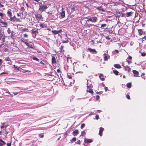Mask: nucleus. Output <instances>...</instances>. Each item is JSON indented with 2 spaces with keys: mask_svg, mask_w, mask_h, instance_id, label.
<instances>
[{
  "mask_svg": "<svg viewBox=\"0 0 146 146\" xmlns=\"http://www.w3.org/2000/svg\"><path fill=\"white\" fill-rule=\"evenodd\" d=\"M86 20H84L86 22L85 23H87V22H89V21H91L92 23H95L98 20V18L97 17H90V18H86Z\"/></svg>",
  "mask_w": 146,
  "mask_h": 146,
  "instance_id": "1",
  "label": "nucleus"
},
{
  "mask_svg": "<svg viewBox=\"0 0 146 146\" xmlns=\"http://www.w3.org/2000/svg\"><path fill=\"white\" fill-rule=\"evenodd\" d=\"M47 6L46 4H43L40 5L39 10L41 12L44 11L47 8Z\"/></svg>",
  "mask_w": 146,
  "mask_h": 146,
  "instance_id": "2",
  "label": "nucleus"
},
{
  "mask_svg": "<svg viewBox=\"0 0 146 146\" xmlns=\"http://www.w3.org/2000/svg\"><path fill=\"white\" fill-rule=\"evenodd\" d=\"M21 18V17H18L17 18L15 16V15L13 17H11L10 19V20L12 21H19L20 20V18Z\"/></svg>",
  "mask_w": 146,
  "mask_h": 146,
  "instance_id": "3",
  "label": "nucleus"
},
{
  "mask_svg": "<svg viewBox=\"0 0 146 146\" xmlns=\"http://www.w3.org/2000/svg\"><path fill=\"white\" fill-rule=\"evenodd\" d=\"M88 82H87V85H88ZM90 87H91V86H87V91L88 92H89L90 93L92 94L93 93V91L92 89L91 88H90Z\"/></svg>",
  "mask_w": 146,
  "mask_h": 146,
  "instance_id": "4",
  "label": "nucleus"
},
{
  "mask_svg": "<svg viewBox=\"0 0 146 146\" xmlns=\"http://www.w3.org/2000/svg\"><path fill=\"white\" fill-rule=\"evenodd\" d=\"M0 23H1L2 27H6L7 25V23L6 22L3 21L1 20H0Z\"/></svg>",
  "mask_w": 146,
  "mask_h": 146,
  "instance_id": "5",
  "label": "nucleus"
},
{
  "mask_svg": "<svg viewBox=\"0 0 146 146\" xmlns=\"http://www.w3.org/2000/svg\"><path fill=\"white\" fill-rule=\"evenodd\" d=\"M5 37L3 35H1V36H0V43H3L5 41Z\"/></svg>",
  "mask_w": 146,
  "mask_h": 146,
  "instance_id": "6",
  "label": "nucleus"
},
{
  "mask_svg": "<svg viewBox=\"0 0 146 146\" xmlns=\"http://www.w3.org/2000/svg\"><path fill=\"white\" fill-rule=\"evenodd\" d=\"M103 56H104V61H107L110 58V56L108 55H107L105 53L103 54Z\"/></svg>",
  "mask_w": 146,
  "mask_h": 146,
  "instance_id": "7",
  "label": "nucleus"
},
{
  "mask_svg": "<svg viewBox=\"0 0 146 146\" xmlns=\"http://www.w3.org/2000/svg\"><path fill=\"white\" fill-rule=\"evenodd\" d=\"M2 131L3 132V135L5 136H7L8 133V131H6V129H3V130Z\"/></svg>",
  "mask_w": 146,
  "mask_h": 146,
  "instance_id": "8",
  "label": "nucleus"
},
{
  "mask_svg": "<svg viewBox=\"0 0 146 146\" xmlns=\"http://www.w3.org/2000/svg\"><path fill=\"white\" fill-rule=\"evenodd\" d=\"M52 64H56V63L55 57L53 56H52Z\"/></svg>",
  "mask_w": 146,
  "mask_h": 146,
  "instance_id": "9",
  "label": "nucleus"
},
{
  "mask_svg": "<svg viewBox=\"0 0 146 146\" xmlns=\"http://www.w3.org/2000/svg\"><path fill=\"white\" fill-rule=\"evenodd\" d=\"M88 50L91 52H92L95 53H96L97 52L96 50L95 49H92L90 48L88 49Z\"/></svg>",
  "mask_w": 146,
  "mask_h": 146,
  "instance_id": "10",
  "label": "nucleus"
},
{
  "mask_svg": "<svg viewBox=\"0 0 146 146\" xmlns=\"http://www.w3.org/2000/svg\"><path fill=\"white\" fill-rule=\"evenodd\" d=\"M133 72L134 74V76L137 77L139 75V72L138 71L135 70H133Z\"/></svg>",
  "mask_w": 146,
  "mask_h": 146,
  "instance_id": "11",
  "label": "nucleus"
},
{
  "mask_svg": "<svg viewBox=\"0 0 146 146\" xmlns=\"http://www.w3.org/2000/svg\"><path fill=\"white\" fill-rule=\"evenodd\" d=\"M92 139H87L86 138L85 139L84 141L86 143H92Z\"/></svg>",
  "mask_w": 146,
  "mask_h": 146,
  "instance_id": "12",
  "label": "nucleus"
},
{
  "mask_svg": "<svg viewBox=\"0 0 146 146\" xmlns=\"http://www.w3.org/2000/svg\"><path fill=\"white\" fill-rule=\"evenodd\" d=\"M7 15L8 16H9L10 18H11L12 17V12L11 11V10L10 9H9L7 11Z\"/></svg>",
  "mask_w": 146,
  "mask_h": 146,
  "instance_id": "13",
  "label": "nucleus"
},
{
  "mask_svg": "<svg viewBox=\"0 0 146 146\" xmlns=\"http://www.w3.org/2000/svg\"><path fill=\"white\" fill-rule=\"evenodd\" d=\"M65 11H62L60 13V17L61 18H62L64 17L65 16Z\"/></svg>",
  "mask_w": 146,
  "mask_h": 146,
  "instance_id": "14",
  "label": "nucleus"
},
{
  "mask_svg": "<svg viewBox=\"0 0 146 146\" xmlns=\"http://www.w3.org/2000/svg\"><path fill=\"white\" fill-rule=\"evenodd\" d=\"M124 68L125 69V70L127 71L128 72H130L131 70L130 68L128 66H124Z\"/></svg>",
  "mask_w": 146,
  "mask_h": 146,
  "instance_id": "15",
  "label": "nucleus"
},
{
  "mask_svg": "<svg viewBox=\"0 0 146 146\" xmlns=\"http://www.w3.org/2000/svg\"><path fill=\"white\" fill-rule=\"evenodd\" d=\"M62 32V31L61 30H60L58 31H56V30H53L52 31V33L54 34H57L60 33V32Z\"/></svg>",
  "mask_w": 146,
  "mask_h": 146,
  "instance_id": "16",
  "label": "nucleus"
},
{
  "mask_svg": "<svg viewBox=\"0 0 146 146\" xmlns=\"http://www.w3.org/2000/svg\"><path fill=\"white\" fill-rule=\"evenodd\" d=\"M104 130V128L102 127H100V129L99 132V134L100 136L102 135V132Z\"/></svg>",
  "mask_w": 146,
  "mask_h": 146,
  "instance_id": "17",
  "label": "nucleus"
},
{
  "mask_svg": "<svg viewBox=\"0 0 146 146\" xmlns=\"http://www.w3.org/2000/svg\"><path fill=\"white\" fill-rule=\"evenodd\" d=\"M5 143L0 139V146H2L3 145H5Z\"/></svg>",
  "mask_w": 146,
  "mask_h": 146,
  "instance_id": "18",
  "label": "nucleus"
},
{
  "mask_svg": "<svg viewBox=\"0 0 146 146\" xmlns=\"http://www.w3.org/2000/svg\"><path fill=\"white\" fill-rule=\"evenodd\" d=\"M2 125L1 126V129L5 128V129H6V127L8 126L7 125H4V123H1Z\"/></svg>",
  "mask_w": 146,
  "mask_h": 146,
  "instance_id": "19",
  "label": "nucleus"
},
{
  "mask_svg": "<svg viewBox=\"0 0 146 146\" xmlns=\"http://www.w3.org/2000/svg\"><path fill=\"white\" fill-rule=\"evenodd\" d=\"M133 13L132 12H130L127 13H126V16L127 17H129Z\"/></svg>",
  "mask_w": 146,
  "mask_h": 146,
  "instance_id": "20",
  "label": "nucleus"
},
{
  "mask_svg": "<svg viewBox=\"0 0 146 146\" xmlns=\"http://www.w3.org/2000/svg\"><path fill=\"white\" fill-rule=\"evenodd\" d=\"M31 31L32 34H35V35L37 34L38 33V32L37 30H34V29H32Z\"/></svg>",
  "mask_w": 146,
  "mask_h": 146,
  "instance_id": "21",
  "label": "nucleus"
},
{
  "mask_svg": "<svg viewBox=\"0 0 146 146\" xmlns=\"http://www.w3.org/2000/svg\"><path fill=\"white\" fill-rule=\"evenodd\" d=\"M114 66L117 68H121V66L119 64H115L114 65Z\"/></svg>",
  "mask_w": 146,
  "mask_h": 146,
  "instance_id": "22",
  "label": "nucleus"
},
{
  "mask_svg": "<svg viewBox=\"0 0 146 146\" xmlns=\"http://www.w3.org/2000/svg\"><path fill=\"white\" fill-rule=\"evenodd\" d=\"M73 134H75V135H76L79 133L78 131V130H75L73 132Z\"/></svg>",
  "mask_w": 146,
  "mask_h": 146,
  "instance_id": "23",
  "label": "nucleus"
},
{
  "mask_svg": "<svg viewBox=\"0 0 146 146\" xmlns=\"http://www.w3.org/2000/svg\"><path fill=\"white\" fill-rule=\"evenodd\" d=\"M36 17L39 19H40L42 18V16L40 14H38L36 16Z\"/></svg>",
  "mask_w": 146,
  "mask_h": 146,
  "instance_id": "24",
  "label": "nucleus"
},
{
  "mask_svg": "<svg viewBox=\"0 0 146 146\" xmlns=\"http://www.w3.org/2000/svg\"><path fill=\"white\" fill-rule=\"evenodd\" d=\"M142 29H139L138 30L139 33L140 35H141L142 34Z\"/></svg>",
  "mask_w": 146,
  "mask_h": 146,
  "instance_id": "25",
  "label": "nucleus"
},
{
  "mask_svg": "<svg viewBox=\"0 0 146 146\" xmlns=\"http://www.w3.org/2000/svg\"><path fill=\"white\" fill-rule=\"evenodd\" d=\"M76 140V137H73L72 139L70 140V143H73L74 141H75Z\"/></svg>",
  "mask_w": 146,
  "mask_h": 146,
  "instance_id": "26",
  "label": "nucleus"
},
{
  "mask_svg": "<svg viewBox=\"0 0 146 146\" xmlns=\"http://www.w3.org/2000/svg\"><path fill=\"white\" fill-rule=\"evenodd\" d=\"M126 86L127 88H130L131 87V83H129L127 84Z\"/></svg>",
  "mask_w": 146,
  "mask_h": 146,
  "instance_id": "27",
  "label": "nucleus"
},
{
  "mask_svg": "<svg viewBox=\"0 0 146 146\" xmlns=\"http://www.w3.org/2000/svg\"><path fill=\"white\" fill-rule=\"evenodd\" d=\"M15 33L14 32H13V31H12V33L11 34V37L12 38H13L14 36L15 35Z\"/></svg>",
  "mask_w": 146,
  "mask_h": 146,
  "instance_id": "28",
  "label": "nucleus"
},
{
  "mask_svg": "<svg viewBox=\"0 0 146 146\" xmlns=\"http://www.w3.org/2000/svg\"><path fill=\"white\" fill-rule=\"evenodd\" d=\"M107 25L106 24H104L101 25V28H106Z\"/></svg>",
  "mask_w": 146,
  "mask_h": 146,
  "instance_id": "29",
  "label": "nucleus"
},
{
  "mask_svg": "<svg viewBox=\"0 0 146 146\" xmlns=\"http://www.w3.org/2000/svg\"><path fill=\"white\" fill-rule=\"evenodd\" d=\"M113 73L116 75H118V72L117 70H113Z\"/></svg>",
  "mask_w": 146,
  "mask_h": 146,
  "instance_id": "30",
  "label": "nucleus"
},
{
  "mask_svg": "<svg viewBox=\"0 0 146 146\" xmlns=\"http://www.w3.org/2000/svg\"><path fill=\"white\" fill-rule=\"evenodd\" d=\"M22 31L23 32H25V31H26V32H29V31L28 30V29L27 28H25L23 29L22 30Z\"/></svg>",
  "mask_w": 146,
  "mask_h": 146,
  "instance_id": "31",
  "label": "nucleus"
},
{
  "mask_svg": "<svg viewBox=\"0 0 146 146\" xmlns=\"http://www.w3.org/2000/svg\"><path fill=\"white\" fill-rule=\"evenodd\" d=\"M3 14L2 13H0V20H1V19H3Z\"/></svg>",
  "mask_w": 146,
  "mask_h": 146,
  "instance_id": "32",
  "label": "nucleus"
},
{
  "mask_svg": "<svg viewBox=\"0 0 146 146\" xmlns=\"http://www.w3.org/2000/svg\"><path fill=\"white\" fill-rule=\"evenodd\" d=\"M75 9H76V8L75 7H71V11L72 12H73L75 10Z\"/></svg>",
  "mask_w": 146,
  "mask_h": 146,
  "instance_id": "33",
  "label": "nucleus"
},
{
  "mask_svg": "<svg viewBox=\"0 0 146 146\" xmlns=\"http://www.w3.org/2000/svg\"><path fill=\"white\" fill-rule=\"evenodd\" d=\"M12 32L10 29L9 28H8L7 30V32L9 34H11L12 33Z\"/></svg>",
  "mask_w": 146,
  "mask_h": 146,
  "instance_id": "34",
  "label": "nucleus"
},
{
  "mask_svg": "<svg viewBox=\"0 0 146 146\" xmlns=\"http://www.w3.org/2000/svg\"><path fill=\"white\" fill-rule=\"evenodd\" d=\"M86 134L85 131H83L81 132V135H84Z\"/></svg>",
  "mask_w": 146,
  "mask_h": 146,
  "instance_id": "35",
  "label": "nucleus"
},
{
  "mask_svg": "<svg viewBox=\"0 0 146 146\" xmlns=\"http://www.w3.org/2000/svg\"><path fill=\"white\" fill-rule=\"evenodd\" d=\"M27 46H28V47H29V48H33V49L34 48L33 46L31 44L29 45V44L28 43V45Z\"/></svg>",
  "mask_w": 146,
  "mask_h": 146,
  "instance_id": "36",
  "label": "nucleus"
},
{
  "mask_svg": "<svg viewBox=\"0 0 146 146\" xmlns=\"http://www.w3.org/2000/svg\"><path fill=\"white\" fill-rule=\"evenodd\" d=\"M21 41L22 42H23L25 44H26L27 45H28V43L27 42L23 40H21Z\"/></svg>",
  "mask_w": 146,
  "mask_h": 146,
  "instance_id": "37",
  "label": "nucleus"
},
{
  "mask_svg": "<svg viewBox=\"0 0 146 146\" xmlns=\"http://www.w3.org/2000/svg\"><path fill=\"white\" fill-rule=\"evenodd\" d=\"M85 126V123H83L82 124L80 127L81 129H82Z\"/></svg>",
  "mask_w": 146,
  "mask_h": 146,
  "instance_id": "38",
  "label": "nucleus"
},
{
  "mask_svg": "<svg viewBox=\"0 0 146 146\" xmlns=\"http://www.w3.org/2000/svg\"><path fill=\"white\" fill-rule=\"evenodd\" d=\"M38 3L39 4V5L42 4V3H43V1L41 0H39Z\"/></svg>",
  "mask_w": 146,
  "mask_h": 146,
  "instance_id": "39",
  "label": "nucleus"
},
{
  "mask_svg": "<svg viewBox=\"0 0 146 146\" xmlns=\"http://www.w3.org/2000/svg\"><path fill=\"white\" fill-rule=\"evenodd\" d=\"M5 60L6 61H11L10 58L9 57L5 58Z\"/></svg>",
  "mask_w": 146,
  "mask_h": 146,
  "instance_id": "40",
  "label": "nucleus"
},
{
  "mask_svg": "<svg viewBox=\"0 0 146 146\" xmlns=\"http://www.w3.org/2000/svg\"><path fill=\"white\" fill-rule=\"evenodd\" d=\"M33 59L34 60H36L37 61H38L39 60V59H38V58H37L36 57H33Z\"/></svg>",
  "mask_w": 146,
  "mask_h": 146,
  "instance_id": "41",
  "label": "nucleus"
},
{
  "mask_svg": "<svg viewBox=\"0 0 146 146\" xmlns=\"http://www.w3.org/2000/svg\"><path fill=\"white\" fill-rule=\"evenodd\" d=\"M40 26L42 28H44V25L42 23H40Z\"/></svg>",
  "mask_w": 146,
  "mask_h": 146,
  "instance_id": "42",
  "label": "nucleus"
},
{
  "mask_svg": "<svg viewBox=\"0 0 146 146\" xmlns=\"http://www.w3.org/2000/svg\"><path fill=\"white\" fill-rule=\"evenodd\" d=\"M142 56H145L146 55V53L145 52H142L141 53Z\"/></svg>",
  "mask_w": 146,
  "mask_h": 146,
  "instance_id": "43",
  "label": "nucleus"
},
{
  "mask_svg": "<svg viewBox=\"0 0 146 146\" xmlns=\"http://www.w3.org/2000/svg\"><path fill=\"white\" fill-rule=\"evenodd\" d=\"M100 98V96L99 95H97L96 97V100H98Z\"/></svg>",
  "mask_w": 146,
  "mask_h": 146,
  "instance_id": "44",
  "label": "nucleus"
},
{
  "mask_svg": "<svg viewBox=\"0 0 146 146\" xmlns=\"http://www.w3.org/2000/svg\"><path fill=\"white\" fill-rule=\"evenodd\" d=\"M87 26H88V27H90V26H92V25H93L94 26H96L94 25V24H93V25H91V24H87L86 25Z\"/></svg>",
  "mask_w": 146,
  "mask_h": 146,
  "instance_id": "45",
  "label": "nucleus"
},
{
  "mask_svg": "<svg viewBox=\"0 0 146 146\" xmlns=\"http://www.w3.org/2000/svg\"><path fill=\"white\" fill-rule=\"evenodd\" d=\"M126 97L128 99H130V96L128 95H126Z\"/></svg>",
  "mask_w": 146,
  "mask_h": 146,
  "instance_id": "46",
  "label": "nucleus"
},
{
  "mask_svg": "<svg viewBox=\"0 0 146 146\" xmlns=\"http://www.w3.org/2000/svg\"><path fill=\"white\" fill-rule=\"evenodd\" d=\"M24 37H25H25L27 38L28 36V35L27 34H25L24 35Z\"/></svg>",
  "mask_w": 146,
  "mask_h": 146,
  "instance_id": "47",
  "label": "nucleus"
},
{
  "mask_svg": "<svg viewBox=\"0 0 146 146\" xmlns=\"http://www.w3.org/2000/svg\"><path fill=\"white\" fill-rule=\"evenodd\" d=\"M95 117H96V119H98L99 118V115H97L96 116H95Z\"/></svg>",
  "mask_w": 146,
  "mask_h": 146,
  "instance_id": "48",
  "label": "nucleus"
},
{
  "mask_svg": "<svg viewBox=\"0 0 146 146\" xmlns=\"http://www.w3.org/2000/svg\"><path fill=\"white\" fill-rule=\"evenodd\" d=\"M127 58L128 59H129V60H131L132 59V57L131 56H129Z\"/></svg>",
  "mask_w": 146,
  "mask_h": 146,
  "instance_id": "49",
  "label": "nucleus"
},
{
  "mask_svg": "<svg viewBox=\"0 0 146 146\" xmlns=\"http://www.w3.org/2000/svg\"><path fill=\"white\" fill-rule=\"evenodd\" d=\"M68 42V41L67 40H65V41H64L62 42L63 43H67Z\"/></svg>",
  "mask_w": 146,
  "mask_h": 146,
  "instance_id": "50",
  "label": "nucleus"
},
{
  "mask_svg": "<svg viewBox=\"0 0 146 146\" xmlns=\"http://www.w3.org/2000/svg\"><path fill=\"white\" fill-rule=\"evenodd\" d=\"M18 93H19V92H18L13 93V94L14 95H16Z\"/></svg>",
  "mask_w": 146,
  "mask_h": 146,
  "instance_id": "51",
  "label": "nucleus"
},
{
  "mask_svg": "<svg viewBox=\"0 0 146 146\" xmlns=\"http://www.w3.org/2000/svg\"><path fill=\"white\" fill-rule=\"evenodd\" d=\"M8 74L7 73L3 72L1 73V75H2V74Z\"/></svg>",
  "mask_w": 146,
  "mask_h": 146,
  "instance_id": "52",
  "label": "nucleus"
},
{
  "mask_svg": "<svg viewBox=\"0 0 146 146\" xmlns=\"http://www.w3.org/2000/svg\"><path fill=\"white\" fill-rule=\"evenodd\" d=\"M63 46L61 45L60 46V49L61 50V51H62V50H63Z\"/></svg>",
  "mask_w": 146,
  "mask_h": 146,
  "instance_id": "53",
  "label": "nucleus"
},
{
  "mask_svg": "<svg viewBox=\"0 0 146 146\" xmlns=\"http://www.w3.org/2000/svg\"><path fill=\"white\" fill-rule=\"evenodd\" d=\"M127 62H128V64H129L131 62V60H127Z\"/></svg>",
  "mask_w": 146,
  "mask_h": 146,
  "instance_id": "54",
  "label": "nucleus"
},
{
  "mask_svg": "<svg viewBox=\"0 0 146 146\" xmlns=\"http://www.w3.org/2000/svg\"><path fill=\"white\" fill-rule=\"evenodd\" d=\"M104 89H105V90L106 91L108 90L107 87L105 86L104 87Z\"/></svg>",
  "mask_w": 146,
  "mask_h": 146,
  "instance_id": "55",
  "label": "nucleus"
},
{
  "mask_svg": "<svg viewBox=\"0 0 146 146\" xmlns=\"http://www.w3.org/2000/svg\"><path fill=\"white\" fill-rule=\"evenodd\" d=\"M68 77L69 79H71L72 78V76L70 75H68Z\"/></svg>",
  "mask_w": 146,
  "mask_h": 146,
  "instance_id": "56",
  "label": "nucleus"
},
{
  "mask_svg": "<svg viewBox=\"0 0 146 146\" xmlns=\"http://www.w3.org/2000/svg\"><path fill=\"white\" fill-rule=\"evenodd\" d=\"M142 39H144L145 40H146V36H145L144 37H143Z\"/></svg>",
  "mask_w": 146,
  "mask_h": 146,
  "instance_id": "57",
  "label": "nucleus"
},
{
  "mask_svg": "<svg viewBox=\"0 0 146 146\" xmlns=\"http://www.w3.org/2000/svg\"><path fill=\"white\" fill-rule=\"evenodd\" d=\"M11 143H7V146H11Z\"/></svg>",
  "mask_w": 146,
  "mask_h": 146,
  "instance_id": "58",
  "label": "nucleus"
},
{
  "mask_svg": "<svg viewBox=\"0 0 146 146\" xmlns=\"http://www.w3.org/2000/svg\"><path fill=\"white\" fill-rule=\"evenodd\" d=\"M100 79L102 80V81H104V78H102L101 77L100 78Z\"/></svg>",
  "mask_w": 146,
  "mask_h": 146,
  "instance_id": "59",
  "label": "nucleus"
},
{
  "mask_svg": "<svg viewBox=\"0 0 146 146\" xmlns=\"http://www.w3.org/2000/svg\"><path fill=\"white\" fill-rule=\"evenodd\" d=\"M103 74H100V75H99V77L100 78V77H101L102 76H103Z\"/></svg>",
  "mask_w": 146,
  "mask_h": 146,
  "instance_id": "60",
  "label": "nucleus"
},
{
  "mask_svg": "<svg viewBox=\"0 0 146 146\" xmlns=\"http://www.w3.org/2000/svg\"><path fill=\"white\" fill-rule=\"evenodd\" d=\"M17 16L18 17H18H21L19 15V13H17Z\"/></svg>",
  "mask_w": 146,
  "mask_h": 146,
  "instance_id": "61",
  "label": "nucleus"
},
{
  "mask_svg": "<svg viewBox=\"0 0 146 146\" xmlns=\"http://www.w3.org/2000/svg\"><path fill=\"white\" fill-rule=\"evenodd\" d=\"M115 51L117 53H118V52H119L118 50H115Z\"/></svg>",
  "mask_w": 146,
  "mask_h": 146,
  "instance_id": "62",
  "label": "nucleus"
},
{
  "mask_svg": "<svg viewBox=\"0 0 146 146\" xmlns=\"http://www.w3.org/2000/svg\"><path fill=\"white\" fill-rule=\"evenodd\" d=\"M3 7V5H2L0 3V7Z\"/></svg>",
  "mask_w": 146,
  "mask_h": 146,
  "instance_id": "63",
  "label": "nucleus"
},
{
  "mask_svg": "<svg viewBox=\"0 0 146 146\" xmlns=\"http://www.w3.org/2000/svg\"><path fill=\"white\" fill-rule=\"evenodd\" d=\"M106 38L108 40H109L110 39L108 36H107L106 37Z\"/></svg>",
  "mask_w": 146,
  "mask_h": 146,
  "instance_id": "64",
  "label": "nucleus"
}]
</instances>
